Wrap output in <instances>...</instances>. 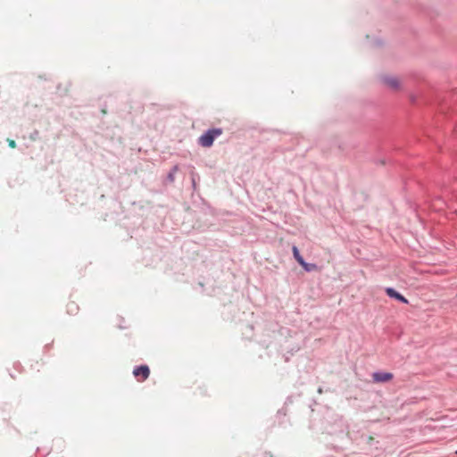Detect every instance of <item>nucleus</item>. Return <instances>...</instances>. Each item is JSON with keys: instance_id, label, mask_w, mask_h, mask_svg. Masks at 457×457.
I'll return each mask as SVG.
<instances>
[{"instance_id": "obj_13", "label": "nucleus", "mask_w": 457, "mask_h": 457, "mask_svg": "<svg viewBox=\"0 0 457 457\" xmlns=\"http://www.w3.org/2000/svg\"><path fill=\"white\" fill-rule=\"evenodd\" d=\"M318 393H319V394H321V393H322V388H321V387H319V389H318Z\"/></svg>"}, {"instance_id": "obj_9", "label": "nucleus", "mask_w": 457, "mask_h": 457, "mask_svg": "<svg viewBox=\"0 0 457 457\" xmlns=\"http://www.w3.org/2000/svg\"><path fill=\"white\" fill-rule=\"evenodd\" d=\"M190 177H191V183H192L193 190H194V191H195V190H196V179H200V177H199V175L195 171V170H194V169L190 171Z\"/></svg>"}, {"instance_id": "obj_5", "label": "nucleus", "mask_w": 457, "mask_h": 457, "mask_svg": "<svg viewBox=\"0 0 457 457\" xmlns=\"http://www.w3.org/2000/svg\"><path fill=\"white\" fill-rule=\"evenodd\" d=\"M382 81L385 85L392 89H397L400 86L398 79L395 77L385 76L382 78Z\"/></svg>"}, {"instance_id": "obj_2", "label": "nucleus", "mask_w": 457, "mask_h": 457, "mask_svg": "<svg viewBox=\"0 0 457 457\" xmlns=\"http://www.w3.org/2000/svg\"><path fill=\"white\" fill-rule=\"evenodd\" d=\"M133 375L137 378L139 381H145L150 375V369L145 364L136 366L133 370Z\"/></svg>"}, {"instance_id": "obj_10", "label": "nucleus", "mask_w": 457, "mask_h": 457, "mask_svg": "<svg viewBox=\"0 0 457 457\" xmlns=\"http://www.w3.org/2000/svg\"><path fill=\"white\" fill-rule=\"evenodd\" d=\"M78 306L74 303H71L68 304V312H76L78 310Z\"/></svg>"}, {"instance_id": "obj_7", "label": "nucleus", "mask_w": 457, "mask_h": 457, "mask_svg": "<svg viewBox=\"0 0 457 457\" xmlns=\"http://www.w3.org/2000/svg\"><path fill=\"white\" fill-rule=\"evenodd\" d=\"M300 265L306 272H312L319 270V267L316 263L307 262L305 260H303Z\"/></svg>"}, {"instance_id": "obj_3", "label": "nucleus", "mask_w": 457, "mask_h": 457, "mask_svg": "<svg viewBox=\"0 0 457 457\" xmlns=\"http://www.w3.org/2000/svg\"><path fill=\"white\" fill-rule=\"evenodd\" d=\"M385 291L389 298L395 299L402 303H409L408 299L402 294H400L398 291H396L394 287H386Z\"/></svg>"}, {"instance_id": "obj_8", "label": "nucleus", "mask_w": 457, "mask_h": 457, "mask_svg": "<svg viewBox=\"0 0 457 457\" xmlns=\"http://www.w3.org/2000/svg\"><path fill=\"white\" fill-rule=\"evenodd\" d=\"M292 252L295 261L300 264L304 260L303 257L301 255L300 251L296 245H293Z\"/></svg>"}, {"instance_id": "obj_14", "label": "nucleus", "mask_w": 457, "mask_h": 457, "mask_svg": "<svg viewBox=\"0 0 457 457\" xmlns=\"http://www.w3.org/2000/svg\"><path fill=\"white\" fill-rule=\"evenodd\" d=\"M456 453H457V450H456Z\"/></svg>"}, {"instance_id": "obj_1", "label": "nucleus", "mask_w": 457, "mask_h": 457, "mask_svg": "<svg viewBox=\"0 0 457 457\" xmlns=\"http://www.w3.org/2000/svg\"><path fill=\"white\" fill-rule=\"evenodd\" d=\"M223 133L221 128H212L205 130L198 138L197 143L203 147H211L214 140Z\"/></svg>"}, {"instance_id": "obj_11", "label": "nucleus", "mask_w": 457, "mask_h": 457, "mask_svg": "<svg viewBox=\"0 0 457 457\" xmlns=\"http://www.w3.org/2000/svg\"><path fill=\"white\" fill-rule=\"evenodd\" d=\"M7 142H8V145L12 148H14L16 147V143L14 140L12 139H7Z\"/></svg>"}, {"instance_id": "obj_12", "label": "nucleus", "mask_w": 457, "mask_h": 457, "mask_svg": "<svg viewBox=\"0 0 457 457\" xmlns=\"http://www.w3.org/2000/svg\"><path fill=\"white\" fill-rule=\"evenodd\" d=\"M37 137H38V131H37V130H35V131H34V132H32V133H31V135H30V138H31L32 140H36Z\"/></svg>"}, {"instance_id": "obj_4", "label": "nucleus", "mask_w": 457, "mask_h": 457, "mask_svg": "<svg viewBox=\"0 0 457 457\" xmlns=\"http://www.w3.org/2000/svg\"><path fill=\"white\" fill-rule=\"evenodd\" d=\"M393 374L391 372L385 371H376L373 373L372 378L373 381L376 383H384L391 380L393 378Z\"/></svg>"}, {"instance_id": "obj_6", "label": "nucleus", "mask_w": 457, "mask_h": 457, "mask_svg": "<svg viewBox=\"0 0 457 457\" xmlns=\"http://www.w3.org/2000/svg\"><path fill=\"white\" fill-rule=\"evenodd\" d=\"M179 170V167L178 164L174 165L170 171L167 174L166 181L170 184L173 183L175 181V175Z\"/></svg>"}]
</instances>
